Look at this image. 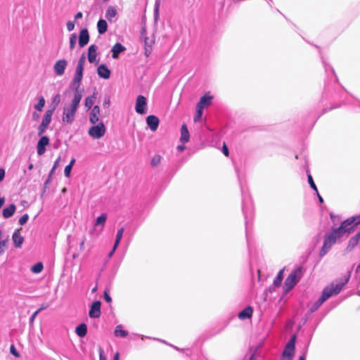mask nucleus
<instances>
[{
  "mask_svg": "<svg viewBox=\"0 0 360 360\" xmlns=\"http://www.w3.org/2000/svg\"><path fill=\"white\" fill-rule=\"evenodd\" d=\"M360 224V216L352 217L343 221L339 228L334 229L325 236L323 246L320 250V257L329 252L337 240L345 234L349 233L355 226Z\"/></svg>",
  "mask_w": 360,
  "mask_h": 360,
  "instance_id": "f257e3e1",
  "label": "nucleus"
},
{
  "mask_svg": "<svg viewBox=\"0 0 360 360\" xmlns=\"http://www.w3.org/2000/svg\"><path fill=\"white\" fill-rule=\"evenodd\" d=\"M349 277L340 278L333 281L330 285L325 287L323 290L321 296L311 307L310 311L314 312L321 304L330 297L337 295L342 290L343 287L348 283Z\"/></svg>",
  "mask_w": 360,
  "mask_h": 360,
  "instance_id": "f03ea898",
  "label": "nucleus"
},
{
  "mask_svg": "<svg viewBox=\"0 0 360 360\" xmlns=\"http://www.w3.org/2000/svg\"><path fill=\"white\" fill-rule=\"evenodd\" d=\"M82 98V92H75L70 103L64 106L62 115V122L64 124H71L73 123Z\"/></svg>",
  "mask_w": 360,
  "mask_h": 360,
  "instance_id": "7ed1b4c3",
  "label": "nucleus"
},
{
  "mask_svg": "<svg viewBox=\"0 0 360 360\" xmlns=\"http://www.w3.org/2000/svg\"><path fill=\"white\" fill-rule=\"evenodd\" d=\"M86 62V57L84 54L79 58L77 65L75 70V74L74 78L71 82V86L75 90V92H82V91L79 89L80 84L83 77V71L84 68V65Z\"/></svg>",
  "mask_w": 360,
  "mask_h": 360,
  "instance_id": "20e7f679",
  "label": "nucleus"
},
{
  "mask_svg": "<svg viewBox=\"0 0 360 360\" xmlns=\"http://www.w3.org/2000/svg\"><path fill=\"white\" fill-rule=\"evenodd\" d=\"M105 132L106 128L102 122L93 124L88 130V134L94 139H101Z\"/></svg>",
  "mask_w": 360,
  "mask_h": 360,
  "instance_id": "39448f33",
  "label": "nucleus"
},
{
  "mask_svg": "<svg viewBox=\"0 0 360 360\" xmlns=\"http://www.w3.org/2000/svg\"><path fill=\"white\" fill-rule=\"evenodd\" d=\"M296 336L292 335L286 344L282 354L281 360H291L295 354Z\"/></svg>",
  "mask_w": 360,
  "mask_h": 360,
  "instance_id": "423d86ee",
  "label": "nucleus"
},
{
  "mask_svg": "<svg viewBox=\"0 0 360 360\" xmlns=\"http://www.w3.org/2000/svg\"><path fill=\"white\" fill-rule=\"evenodd\" d=\"M300 273L301 270L297 269L287 277L284 283V288L285 291H288L294 288L300 279Z\"/></svg>",
  "mask_w": 360,
  "mask_h": 360,
  "instance_id": "0eeeda50",
  "label": "nucleus"
},
{
  "mask_svg": "<svg viewBox=\"0 0 360 360\" xmlns=\"http://www.w3.org/2000/svg\"><path fill=\"white\" fill-rule=\"evenodd\" d=\"M135 110L138 114L143 115L147 112V100L145 96L139 95L136 99Z\"/></svg>",
  "mask_w": 360,
  "mask_h": 360,
  "instance_id": "6e6552de",
  "label": "nucleus"
},
{
  "mask_svg": "<svg viewBox=\"0 0 360 360\" xmlns=\"http://www.w3.org/2000/svg\"><path fill=\"white\" fill-rule=\"evenodd\" d=\"M68 65V61L65 59H60L56 62L53 65V71L57 76H62Z\"/></svg>",
  "mask_w": 360,
  "mask_h": 360,
  "instance_id": "1a4fd4ad",
  "label": "nucleus"
},
{
  "mask_svg": "<svg viewBox=\"0 0 360 360\" xmlns=\"http://www.w3.org/2000/svg\"><path fill=\"white\" fill-rule=\"evenodd\" d=\"M49 144V139L46 136H43L37 142V151L38 155H42L46 151V147Z\"/></svg>",
  "mask_w": 360,
  "mask_h": 360,
  "instance_id": "9d476101",
  "label": "nucleus"
},
{
  "mask_svg": "<svg viewBox=\"0 0 360 360\" xmlns=\"http://www.w3.org/2000/svg\"><path fill=\"white\" fill-rule=\"evenodd\" d=\"M101 305L100 301H96L92 303L89 312L91 318H98L101 316Z\"/></svg>",
  "mask_w": 360,
  "mask_h": 360,
  "instance_id": "9b49d317",
  "label": "nucleus"
},
{
  "mask_svg": "<svg viewBox=\"0 0 360 360\" xmlns=\"http://www.w3.org/2000/svg\"><path fill=\"white\" fill-rule=\"evenodd\" d=\"M101 116V110L98 105H95L89 113V122L92 124L98 123Z\"/></svg>",
  "mask_w": 360,
  "mask_h": 360,
  "instance_id": "f8f14e48",
  "label": "nucleus"
},
{
  "mask_svg": "<svg viewBox=\"0 0 360 360\" xmlns=\"http://www.w3.org/2000/svg\"><path fill=\"white\" fill-rule=\"evenodd\" d=\"M159 122V119L155 115H149L146 118V123L153 131H155L157 130Z\"/></svg>",
  "mask_w": 360,
  "mask_h": 360,
  "instance_id": "ddd939ff",
  "label": "nucleus"
},
{
  "mask_svg": "<svg viewBox=\"0 0 360 360\" xmlns=\"http://www.w3.org/2000/svg\"><path fill=\"white\" fill-rule=\"evenodd\" d=\"M97 47L96 45H91L88 49V60L90 63H98L97 58Z\"/></svg>",
  "mask_w": 360,
  "mask_h": 360,
  "instance_id": "4468645a",
  "label": "nucleus"
},
{
  "mask_svg": "<svg viewBox=\"0 0 360 360\" xmlns=\"http://www.w3.org/2000/svg\"><path fill=\"white\" fill-rule=\"evenodd\" d=\"M89 35L86 29H83L80 31L79 35V45L80 47H84L89 43Z\"/></svg>",
  "mask_w": 360,
  "mask_h": 360,
  "instance_id": "2eb2a0df",
  "label": "nucleus"
},
{
  "mask_svg": "<svg viewBox=\"0 0 360 360\" xmlns=\"http://www.w3.org/2000/svg\"><path fill=\"white\" fill-rule=\"evenodd\" d=\"M12 240L15 248H20L24 241V238L20 234V229L14 231L12 236Z\"/></svg>",
  "mask_w": 360,
  "mask_h": 360,
  "instance_id": "dca6fc26",
  "label": "nucleus"
},
{
  "mask_svg": "<svg viewBox=\"0 0 360 360\" xmlns=\"http://www.w3.org/2000/svg\"><path fill=\"white\" fill-rule=\"evenodd\" d=\"M97 73L98 76L105 79H108L110 77V70L105 65H100L97 69Z\"/></svg>",
  "mask_w": 360,
  "mask_h": 360,
  "instance_id": "f3484780",
  "label": "nucleus"
},
{
  "mask_svg": "<svg viewBox=\"0 0 360 360\" xmlns=\"http://www.w3.org/2000/svg\"><path fill=\"white\" fill-rule=\"evenodd\" d=\"M107 217L108 216L105 213L101 214L99 217H98L94 222V230H96L97 227H100V231H103L107 220Z\"/></svg>",
  "mask_w": 360,
  "mask_h": 360,
  "instance_id": "a211bd4d",
  "label": "nucleus"
},
{
  "mask_svg": "<svg viewBox=\"0 0 360 360\" xmlns=\"http://www.w3.org/2000/svg\"><path fill=\"white\" fill-rule=\"evenodd\" d=\"M212 99V96L204 95L200 98L199 102L196 105V107H200L202 110H204L205 108L209 106L211 104Z\"/></svg>",
  "mask_w": 360,
  "mask_h": 360,
  "instance_id": "6ab92c4d",
  "label": "nucleus"
},
{
  "mask_svg": "<svg viewBox=\"0 0 360 360\" xmlns=\"http://www.w3.org/2000/svg\"><path fill=\"white\" fill-rule=\"evenodd\" d=\"M15 210H16L15 205L13 204H11L9 206L6 207L3 209L2 215L5 219L10 218L11 217H12L14 214Z\"/></svg>",
  "mask_w": 360,
  "mask_h": 360,
  "instance_id": "aec40b11",
  "label": "nucleus"
},
{
  "mask_svg": "<svg viewBox=\"0 0 360 360\" xmlns=\"http://www.w3.org/2000/svg\"><path fill=\"white\" fill-rule=\"evenodd\" d=\"M190 139V134L186 124H183L181 128L180 141L183 143H187Z\"/></svg>",
  "mask_w": 360,
  "mask_h": 360,
  "instance_id": "412c9836",
  "label": "nucleus"
},
{
  "mask_svg": "<svg viewBox=\"0 0 360 360\" xmlns=\"http://www.w3.org/2000/svg\"><path fill=\"white\" fill-rule=\"evenodd\" d=\"M117 15V11L113 6H109L105 13V18L110 22H115Z\"/></svg>",
  "mask_w": 360,
  "mask_h": 360,
  "instance_id": "4be33fe9",
  "label": "nucleus"
},
{
  "mask_svg": "<svg viewBox=\"0 0 360 360\" xmlns=\"http://www.w3.org/2000/svg\"><path fill=\"white\" fill-rule=\"evenodd\" d=\"M125 50V48L124 46H122L121 44L120 43H117L115 44L112 48V57L113 58H117L118 56H119V54L122 52H123Z\"/></svg>",
  "mask_w": 360,
  "mask_h": 360,
  "instance_id": "5701e85b",
  "label": "nucleus"
},
{
  "mask_svg": "<svg viewBox=\"0 0 360 360\" xmlns=\"http://www.w3.org/2000/svg\"><path fill=\"white\" fill-rule=\"evenodd\" d=\"M252 312H253L252 308L251 307H247L243 310H242L240 312H239L238 318L240 320H245L246 319H249L252 316Z\"/></svg>",
  "mask_w": 360,
  "mask_h": 360,
  "instance_id": "b1692460",
  "label": "nucleus"
},
{
  "mask_svg": "<svg viewBox=\"0 0 360 360\" xmlns=\"http://www.w3.org/2000/svg\"><path fill=\"white\" fill-rule=\"evenodd\" d=\"M53 112H54V108L47 110L43 117L41 123L48 127L51 122V118H52Z\"/></svg>",
  "mask_w": 360,
  "mask_h": 360,
  "instance_id": "393cba45",
  "label": "nucleus"
},
{
  "mask_svg": "<svg viewBox=\"0 0 360 360\" xmlns=\"http://www.w3.org/2000/svg\"><path fill=\"white\" fill-rule=\"evenodd\" d=\"M97 29L100 34H104L108 29L107 22L103 19H100L97 22Z\"/></svg>",
  "mask_w": 360,
  "mask_h": 360,
  "instance_id": "a878e982",
  "label": "nucleus"
},
{
  "mask_svg": "<svg viewBox=\"0 0 360 360\" xmlns=\"http://www.w3.org/2000/svg\"><path fill=\"white\" fill-rule=\"evenodd\" d=\"M75 333L80 338L84 337L87 333V327L86 324L81 323L77 326L75 329Z\"/></svg>",
  "mask_w": 360,
  "mask_h": 360,
  "instance_id": "bb28decb",
  "label": "nucleus"
},
{
  "mask_svg": "<svg viewBox=\"0 0 360 360\" xmlns=\"http://www.w3.org/2000/svg\"><path fill=\"white\" fill-rule=\"evenodd\" d=\"M114 334L116 337L124 338L128 335V332L123 329L122 325H118L115 329Z\"/></svg>",
  "mask_w": 360,
  "mask_h": 360,
  "instance_id": "cd10ccee",
  "label": "nucleus"
},
{
  "mask_svg": "<svg viewBox=\"0 0 360 360\" xmlns=\"http://www.w3.org/2000/svg\"><path fill=\"white\" fill-rule=\"evenodd\" d=\"M96 99V94H94L92 96H88L85 99L84 105L89 110L92 108Z\"/></svg>",
  "mask_w": 360,
  "mask_h": 360,
  "instance_id": "c85d7f7f",
  "label": "nucleus"
},
{
  "mask_svg": "<svg viewBox=\"0 0 360 360\" xmlns=\"http://www.w3.org/2000/svg\"><path fill=\"white\" fill-rule=\"evenodd\" d=\"M360 232H358L354 237H352L349 242L348 248H353L359 241Z\"/></svg>",
  "mask_w": 360,
  "mask_h": 360,
  "instance_id": "c756f323",
  "label": "nucleus"
},
{
  "mask_svg": "<svg viewBox=\"0 0 360 360\" xmlns=\"http://www.w3.org/2000/svg\"><path fill=\"white\" fill-rule=\"evenodd\" d=\"M45 99L43 96H40L38 98V103L34 105L35 110L41 112L43 110V108L45 105Z\"/></svg>",
  "mask_w": 360,
  "mask_h": 360,
  "instance_id": "7c9ffc66",
  "label": "nucleus"
},
{
  "mask_svg": "<svg viewBox=\"0 0 360 360\" xmlns=\"http://www.w3.org/2000/svg\"><path fill=\"white\" fill-rule=\"evenodd\" d=\"M124 231V228H121L120 229L118 230L117 235H116L115 241V248H117V246L119 245L120 240H122Z\"/></svg>",
  "mask_w": 360,
  "mask_h": 360,
  "instance_id": "2f4dec72",
  "label": "nucleus"
},
{
  "mask_svg": "<svg viewBox=\"0 0 360 360\" xmlns=\"http://www.w3.org/2000/svg\"><path fill=\"white\" fill-rule=\"evenodd\" d=\"M282 279H283V270H281L274 281V285L276 287L280 286L281 284V282H282Z\"/></svg>",
  "mask_w": 360,
  "mask_h": 360,
  "instance_id": "473e14b6",
  "label": "nucleus"
},
{
  "mask_svg": "<svg viewBox=\"0 0 360 360\" xmlns=\"http://www.w3.org/2000/svg\"><path fill=\"white\" fill-rule=\"evenodd\" d=\"M33 273L39 274L43 270V264L41 262H38L33 265L31 268Z\"/></svg>",
  "mask_w": 360,
  "mask_h": 360,
  "instance_id": "72a5a7b5",
  "label": "nucleus"
},
{
  "mask_svg": "<svg viewBox=\"0 0 360 360\" xmlns=\"http://www.w3.org/2000/svg\"><path fill=\"white\" fill-rule=\"evenodd\" d=\"M77 37L76 34H71V36L70 37V49L71 50L74 49L76 42H77Z\"/></svg>",
  "mask_w": 360,
  "mask_h": 360,
  "instance_id": "f704fd0d",
  "label": "nucleus"
},
{
  "mask_svg": "<svg viewBox=\"0 0 360 360\" xmlns=\"http://www.w3.org/2000/svg\"><path fill=\"white\" fill-rule=\"evenodd\" d=\"M202 111L203 110L200 107H196V114L194 117V122H198L201 117H202Z\"/></svg>",
  "mask_w": 360,
  "mask_h": 360,
  "instance_id": "c9c22d12",
  "label": "nucleus"
},
{
  "mask_svg": "<svg viewBox=\"0 0 360 360\" xmlns=\"http://www.w3.org/2000/svg\"><path fill=\"white\" fill-rule=\"evenodd\" d=\"M7 242L8 240H0V256L2 255L5 250L7 248Z\"/></svg>",
  "mask_w": 360,
  "mask_h": 360,
  "instance_id": "e433bc0d",
  "label": "nucleus"
},
{
  "mask_svg": "<svg viewBox=\"0 0 360 360\" xmlns=\"http://www.w3.org/2000/svg\"><path fill=\"white\" fill-rule=\"evenodd\" d=\"M308 181H309V184L311 188L313 190H314L316 193H318L317 187H316V184H314L311 174H308Z\"/></svg>",
  "mask_w": 360,
  "mask_h": 360,
  "instance_id": "4c0bfd02",
  "label": "nucleus"
},
{
  "mask_svg": "<svg viewBox=\"0 0 360 360\" xmlns=\"http://www.w3.org/2000/svg\"><path fill=\"white\" fill-rule=\"evenodd\" d=\"M28 219H29V216H28L27 214H23L19 219V221H18L19 224L21 225V226L24 225L25 224H26V222L27 221Z\"/></svg>",
  "mask_w": 360,
  "mask_h": 360,
  "instance_id": "58836bf2",
  "label": "nucleus"
},
{
  "mask_svg": "<svg viewBox=\"0 0 360 360\" xmlns=\"http://www.w3.org/2000/svg\"><path fill=\"white\" fill-rule=\"evenodd\" d=\"M47 126L44 125V124L41 123L40 125L38 127V135L41 136L42 135L46 130Z\"/></svg>",
  "mask_w": 360,
  "mask_h": 360,
  "instance_id": "ea45409f",
  "label": "nucleus"
},
{
  "mask_svg": "<svg viewBox=\"0 0 360 360\" xmlns=\"http://www.w3.org/2000/svg\"><path fill=\"white\" fill-rule=\"evenodd\" d=\"M160 159H161V158H160V155H156V156H155V157L151 160V165H152L153 166H156V165H158L160 163Z\"/></svg>",
  "mask_w": 360,
  "mask_h": 360,
  "instance_id": "a19ab883",
  "label": "nucleus"
},
{
  "mask_svg": "<svg viewBox=\"0 0 360 360\" xmlns=\"http://www.w3.org/2000/svg\"><path fill=\"white\" fill-rule=\"evenodd\" d=\"M72 167L70 165H67L64 169V174L66 177L69 178L70 176L71 171Z\"/></svg>",
  "mask_w": 360,
  "mask_h": 360,
  "instance_id": "79ce46f5",
  "label": "nucleus"
},
{
  "mask_svg": "<svg viewBox=\"0 0 360 360\" xmlns=\"http://www.w3.org/2000/svg\"><path fill=\"white\" fill-rule=\"evenodd\" d=\"M60 162V157H58L57 158V160L55 161L53 166L51 170V172H50L51 174H52L55 172L56 169L58 167Z\"/></svg>",
  "mask_w": 360,
  "mask_h": 360,
  "instance_id": "37998d69",
  "label": "nucleus"
},
{
  "mask_svg": "<svg viewBox=\"0 0 360 360\" xmlns=\"http://www.w3.org/2000/svg\"><path fill=\"white\" fill-rule=\"evenodd\" d=\"M66 25H67V29L69 32L72 31L75 28V22L72 21H68L67 22Z\"/></svg>",
  "mask_w": 360,
  "mask_h": 360,
  "instance_id": "c03bdc74",
  "label": "nucleus"
},
{
  "mask_svg": "<svg viewBox=\"0 0 360 360\" xmlns=\"http://www.w3.org/2000/svg\"><path fill=\"white\" fill-rule=\"evenodd\" d=\"M10 352L12 354H13L14 356L18 357L19 356V353L17 352L15 347L13 346V345H11V348H10Z\"/></svg>",
  "mask_w": 360,
  "mask_h": 360,
  "instance_id": "a18cd8bd",
  "label": "nucleus"
},
{
  "mask_svg": "<svg viewBox=\"0 0 360 360\" xmlns=\"http://www.w3.org/2000/svg\"><path fill=\"white\" fill-rule=\"evenodd\" d=\"M39 314V311H36L32 316L30 318V323L32 325L33 324L35 319H36V316H37V314Z\"/></svg>",
  "mask_w": 360,
  "mask_h": 360,
  "instance_id": "49530a36",
  "label": "nucleus"
},
{
  "mask_svg": "<svg viewBox=\"0 0 360 360\" xmlns=\"http://www.w3.org/2000/svg\"><path fill=\"white\" fill-rule=\"evenodd\" d=\"M5 175H6L5 169L3 168H0V182L4 179Z\"/></svg>",
  "mask_w": 360,
  "mask_h": 360,
  "instance_id": "de8ad7c7",
  "label": "nucleus"
},
{
  "mask_svg": "<svg viewBox=\"0 0 360 360\" xmlns=\"http://www.w3.org/2000/svg\"><path fill=\"white\" fill-rule=\"evenodd\" d=\"M104 299L107 302H110L112 301V299L110 296L108 295L107 291L104 292Z\"/></svg>",
  "mask_w": 360,
  "mask_h": 360,
  "instance_id": "09e8293b",
  "label": "nucleus"
},
{
  "mask_svg": "<svg viewBox=\"0 0 360 360\" xmlns=\"http://www.w3.org/2000/svg\"><path fill=\"white\" fill-rule=\"evenodd\" d=\"M99 360H106L103 351L101 348H99Z\"/></svg>",
  "mask_w": 360,
  "mask_h": 360,
  "instance_id": "8fccbe9b",
  "label": "nucleus"
},
{
  "mask_svg": "<svg viewBox=\"0 0 360 360\" xmlns=\"http://www.w3.org/2000/svg\"><path fill=\"white\" fill-rule=\"evenodd\" d=\"M222 152L223 153L226 155V156H228L229 155V149L227 148V146H226V144L224 143V146H223V148H222Z\"/></svg>",
  "mask_w": 360,
  "mask_h": 360,
  "instance_id": "3c124183",
  "label": "nucleus"
},
{
  "mask_svg": "<svg viewBox=\"0 0 360 360\" xmlns=\"http://www.w3.org/2000/svg\"><path fill=\"white\" fill-rule=\"evenodd\" d=\"M185 148H186V147H185V146H184V144H182V145H179V146H177V150H178L179 151H180V152L184 151V150H185Z\"/></svg>",
  "mask_w": 360,
  "mask_h": 360,
  "instance_id": "603ef678",
  "label": "nucleus"
},
{
  "mask_svg": "<svg viewBox=\"0 0 360 360\" xmlns=\"http://www.w3.org/2000/svg\"><path fill=\"white\" fill-rule=\"evenodd\" d=\"M159 6H160V1L156 0V1H155V11L156 13L158 12Z\"/></svg>",
  "mask_w": 360,
  "mask_h": 360,
  "instance_id": "864d4df0",
  "label": "nucleus"
},
{
  "mask_svg": "<svg viewBox=\"0 0 360 360\" xmlns=\"http://www.w3.org/2000/svg\"><path fill=\"white\" fill-rule=\"evenodd\" d=\"M82 15H82V12H78V13L75 15V20H78V19H79V18H82Z\"/></svg>",
  "mask_w": 360,
  "mask_h": 360,
  "instance_id": "5fc2aeb1",
  "label": "nucleus"
},
{
  "mask_svg": "<svg viewBox=\"0 0 360 360\" xmlns=\"http://www.w3.org/2000/svg\"><path fill=\"white\" fill-rule=\"evenodd\" d=\"M59 101H60V96L56 95V97L54 98L53 102H55L56 104H58L59 103Z\"/></svg>",
  "mask_w": 360,
  "mask_h": 360,
  "instance_id": "6e6d98bb",
  "label": "nucleus"
},
{
  "mask_svg": "<svg viewBox=\"0 0 360 360\" xmlns=\"http://www.w3.org/2000/svg\"><path fill=\"white\" fill-rule=\"evenodd\" d=\"M47 307V305L46 304H43L37 311H39V313L45 309Z\"/></svg>",
  "mask_w": 360,
  "mask_h": 360,
  "instance_id": "4d7b16f0",
  "label": "nucleus"
},
{
  "mask_svg": "<svg viewBox=\"0 0 360 360\" xmlns=\"http://www.w3.org/2000/svg\"><path fill=\"white\" fill-rule=\"evenodd\" d=\"M75 163V160L73 158L71 160V161L70 162V163L68 165H70L72 167Z\"/></svg>",
  "mask_w": 360,
  "mask_h": 360,
  "instance_id": "13d9d810",
  "label": "nucleus"
},
{
  "mask_svg": "<svg viewBox=\"0 0 360 360\" xmlns=\"http://www.w3.org/2000/svg\"><path fill=\"white\" fill-rule=\"evenodd\" d=\"M116 249H117V248H115V245H114V246H113L112 250H111V252L109 253V257H111V256L114 254V252H115V251L116 250Z\"/></svg>",
  "mask_w": 360,
  "mask_h": 360,
  "instance_id": "bf43d9fd",
  "label": "nucleus"
},
{
  "mask_svg": "<svg viewBox=\"0 0 360 360\" xmlns=\"http://www.w3.org/2000/svg\"><path fill=\"white\" fill-rule=\"evenodd\" d=\"M39 115L37 113H36V112L33 113V118L34 120H37L39 118Z\"/></svg>",
  "mask_w": 360,
  "mask_h": 360,
  "instance_id": "052dcab7",
  "label": "nucleus"
},
{
  "mask_svg": "<svg viewBox=\"0 0 360 360\" xmlns=\"http://www.w3.org/2000/svg\"><path fill=\"white\" fill-rule=\"evenodd\" d=\"M113 360H119V353L117 352L115 356H114V358H113Z\"/></svg>",
  "mask_w": 360,
  "mask_h": 360,
  "instance_id": "680f3d73",
  "label": "nucleus"
},
{
  "mask_svg": "<svg viewBox=\"0 0 360 360\" xmlns=\"http://www.w3.org/2000/svg\"><path fill=\"white\" fill-rule=\"evenodd\" d=\"M317 193L319 202H323V200L322 197L319 194V193Z\"/></svg>",
  "mask_w": 360,
  "mask_h": 360,
  "instance_id": "e2e57ef3",
  "label": "nucleus"
},
{
  "mask_svg": "<svg viewBox=\"0 0 360 360\" xmlns=\"http://www.w3.org/2000/svg\"><path fill=\"white\" fill-rule=\"evenodd\" d=\"M28 169L30 170L32 169H33V165L32 164H30L29 166H28Z\"/></svg>",
  "mask_w": 360,
  "mask_h": 360,
  "instance_id": "0e129e2a",
  "label": "nucleus"
},
{
  "mask_svg": "<svg viewBox=\"0 0 360 360\" xmlns=\"http://www.w3.org/2000/svg\"><path fill=\"white\" fill-rule=\"evenodd\" d=\"M298 360H305V358L304 356H300Z\"/></svg>",
  "mask_w": 360,
  "mask_h": 360,
  "instance_id": "69168bd1",
  "label": "nucleus"
},
{
  "mask_svg": "<svg viewBox=\"0 0 360 360\" xmlns=\"http://www.w3.org/2000/svg\"><path fill=\"white\" fill-rule=\"evenodd\" d=\"M62 192H63V193H65V192H66V188H63L62 189Z\"/></svg>",
  "mask_w": 360,
  "mask_h": 360,
  "instance_id": "338daca9",
  "label": "nucleus"
},
{
  "mask_svg": "<svg viewBox=\"0 0 360 360\" xmlns=\"http://www.w3.org/2000/svg\"><path fill=\"white\" fill-rule=\"evenodd\" d=\"M84 241H82V242L81 243V244H80L81 247L84 245Z\"/></svg>",
  "mask_w": 360,
  "mask_h": 360,
  "instance_id": "774afa93",
  "label": "nucleus"
}]
</instances>
